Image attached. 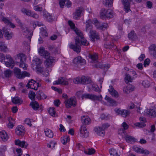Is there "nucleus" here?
Instances as JSON below:
<instances>
[{
  "label": "nucleus",
  "mask_w": 156,
  "mask_h": 156,
  "mask_svg": "<svg viewBox=\"0 0 156 156\" xmlns=\"http://www.w3.org/2000/svg\"><path fill=\"white\" fill-rule=\"evenodd\" d=\"M74 30L77 35L75 38V44L70 43L69 45V47L70 48L73 49L74 51L78 53L80 51V45L86 46L89 43L84 38L83 34L80 31L77 30Z\"/></svg>",
  "instance_id": "nucleus-1"
},
{
  "label": "nucleus",
  "mask_w": 156,
  "mask_h": 156,
  "mask_svg": "<svg viewBox=\"0 0 156 156\" xmlns=\"http://www.w3.org/2000/svg\"><path fill=\"white\" fill-rule=\"evenodd\" d=\"M76 95L79 98H81L82 99L85 98L86 99H90L93 100L98 101H101L102 98V97L101 95L97 96L94 94H83V92L82 91H80L77 92Z\"/></svg>",
  "instance_id": "nucleus-2"
},
{
  "label": "nucleus",
  "mask_w": 156,
  "mask_h": 156,
  "mask_svg": "<svg viewBox=\"0 0 156 156\" xmlns=\"http://www.w3.org/2000/svg\"><path fill=\"white\" fill-rule=\"evenodd\" d=\"M26 60L25 55L23 54H19L15 58L16 62L20 64V67L23 68L24 70H26L27 65L24 62Z\"/></svg>",
  "instance_id": "nucleus-3"
},
{
  "label": "nucleus",
  "mask_w": 156,
  "mask_h": 156,
  "mask_svg": "<svg viewBox=\"0 0 156 156\" xmlns=\"http://www.w3.org/2000/svg\"><path fill=\"white\" fill-rule=\"evenodd\" d=\"M13 71L15 76L18 79H22L26 76L29 77L30 76L29 73L25 71L21 72L20 69L18 68L15 67Z\"/></svg>",
  "instance_id": "nucleus-4"
},
{
  "label": "nucleus",
  "mask_w": 156,
  "mask_h": 156,
  "mask_svg": "<svg viewBox=\"0 0 156 156\" xmlns=\"http://www.w3.org/2000/svg\"><path fill=\"white\" fill-rule=\"evenodd\" d=\"M73 82L76 84H88L91 83V80L90 78L83 76L81 77H77L75 79Z\"/></svg>",
  "instance_id": "nucleus-5"
},
{
  "label": "nucleus",
  "mask_w": 156,
  "mask_h": 156,
  "mask_svg": "<svg viewBox=\"0 0 156 156\" xmlns=\"http://www.w3.org/2000/svg\"><path fill=\"white\" fill-rule=\"evenodd\" d=\"M102 11L100 14L101 17L102 19H104L105 18H110L113 17V12L111 9H108L106 11L104 9Z\"/></svg>",
  "instance_id": "nucleus-6"
},
{
  "label": "nucleus",
  "mask_w": 156,
  "mask_h": 156,
  "mask_svg": "<svg viewBox=\"0 0 156 156\" xmlns=\"http://www.w3.org/2000/svg\"><path fill=\"white\" fill-rule=\"evenodd\" d=\"M21 11L23 13L27 16H31L36 19H38L39 17L38 14L33 13L30 10L26 8H23Z\"/></svg>",
  "instance_id": "nucleus-7"
},
{
  "label": "nucleus",
  "mask_w": 156,
  "mask_h": 156,
  "mask_svg": "<svg viewBox=\"0 0 156 156\" xmlns=\"http://www.w3.org/2000/svg\"><path fill=\"white\" fill-rule=\"evenodd\" d=\"M73 62L77 66L84 65L86 63L85 60L82 58L80 56H78L75 58L73 60Z\"/></svg>",
  "instance_id": "nucleus-8"
},
{
  "label": "nucleus",
  "mask_w": 156,
  "mask_h": 156,
  "mask_svg": "<svg viewBox=\"0 0 156 156\" xmlns=\"http://www.w3.org/2000/svg\"><path fill=\"white\" fill-rule=\"evenodd\" d=\"M65 103L66 107L69 108L71 106H75L76 105V101L74 98L72 97L66 100Z\"/></svg>",
  "instance_id": "nucleus-9"
},
{
  "label": "nucleus",
  "mask_w": 156,
  "mask_h": 156,
  "mask_svg": "<svg viewBox=\"0 0 156 156\" xmlns=\"http://www.w3.org/2000/svg\"><path fill=\"white\" fill-rule=\"evenodd\" d=\"M43 15L44 19L48 22H52L55 20L54 16L46 11H43Z\"/></svg>",
  "instance_id": "nucleus-10"
},
{
  "label": "nucleus",
  "mask_w": 156,
  "mask_h": 156,
  "mask_svg": "<svg viewBox=\"0 0 156 156\" xmlns=\"http://www.w3.org/2000/svg\"><path fill=\"white\" fill-rule=\"evenodd\" d=\"M89 35L91 41L93 42L95 41V39H98L99 38L98 33L94 30H90Z\"/></svg>",
  "instance_id": "nucleus-11"
},
{
  "label": "nucleus",
  "mask_w": 156,
  "mask_h": 156,
  "mask_svg": "<svg viewBox=\"0 0 156 156\" xmlns=\"http://www.w3.org/2000/svg\"><path fill=\"white\" fill-rule=\"evenodd\" d=\"M2 30L4 33V37L7 40L11 39L13 35V33L10 31L9 29L4 27L2 29Z\"/></svg>",
  "instance_id": "nucleus-12"
},
{
  "label": "nucleus",
  "mask_w": 156,
  "mask_h": 156,
  "mask_svg": "<svg viewBox=\"0 0 156 156\" xmlns=\"http://www.w3.org/2000/svg\"><path fill=\"white\" fill-rule=\"evenodd\" d=\"M146 115L151 118H154L156 117V109H146L144 111Z\"/></svg>",
  "instance_id": "nucleus-13"
},
{
  "label": "nucleus",
  "mask_w": 156,
  "mask_h": 156,
  "mask_svg": "<svg viewBox=\"0 0 156 156\" xmlns=\"http://www.w3.org/2000/svg\"><path fill=\"white\" fill-rule=\"evenodd\" d=\"M80 136L83 138H87L89 136V132L84 126H82L80 129Z\"/></svg>",
  "instance_id": "nucleus-14"
},
{
  "label": "nucleus",
  "mask_w": 156,
  "mask_h": 156,
  "mask_svg": "<svg viewBox=\"0 0 156 156\" xmlns=\"http://www.w3.org/2000/svg\"><path fill=\"white\" fill-rule=\"evenodd\" d=\"M55 62V59L53 57H50L46 59L45 61V66L47 68L51 67L53 66V63Z\"/></svg>",
  "instance_id": "nucleus-15"
},
{
  "label": "nucleus",
  "mask_w": 156,
  "mask_h": 156,
  "mask_svg": "<svg viewBox=\"0 0 156 156\" xmlns=\"http://www.w3.org/2000/svg\"><path fill=\"white\" fill-rule=\"evenodd\" d=\"M24 127L22 125H19L16 129V133L17 135L20 136H22L25 133Z\"/></svg>",
  "instance_id": "nucleus-16"
},
{
  "label": "nucleus",
  "mask_w": 156,
  "mask_h": 156,
  "mask_svg": "<svg viewBox=\"0 0 156 156\" xmlns=\"http://www.w3.org/2000/svg\"><path fill=\"white\" fill-rule=\"evenodd\" d=\"M40 51H39V53L41 55L44 56L45 58L46 59L49 58L50 57H52L50 55L49 53L47 51L45 50L44 48L41 47L40 48Z\"/></svg>",
  "instance_id": "nucleus-17"
},
{
  "label": "nucleus",
  "mask_w": 156,
  "mask_h": 156,
  "mask_svg": "<svg viewBox=\"0 0 156 156\" xmlns=\"http://www.w3.org/2000/svg\"><path fill=\"white\" fill-rule=\"evenodd\" d=\"M122 0V3L124 6V9L126 12H128L130 10V5L129 2H132V0Z\"/></svg>",
  "instance_id": "nucleus-18"
},
{
  "label": "nucleus",
  "mask_w": 156,
  "mask_h": 156,
  "mask_svg": "<svg viewBox=\"0 0 156 156\" xmlns=\"http://www.w3.org/2000/svg\"><path fill=\"white\" fill-rule=\"evenodd\" d=\"M15 144L16 145L19 146L21 147L26 148L28 145L27 143L24 141H21L19 139L16 140Z\"/></svg>",
  "instance_id": "nucleus-19"
},
{
  "label": "nucleus",
  "mask_w": 156,
  "mask_h": 156,
  "mask_svg": "<svg viewBox=\"0 0 156 156\" xmlns=\"http://www.w3.org/2000/svg\"><path fill=\"white\" fill-rule=\"evenodd\" d=\"M149 49L150 54L156 58V45L154 44L151 45L149 48Z\"/></svg>",
  "instance_id": "nucleus-20"
},
{
  "label": "nucleus",
  "mask_w": 156,
  "mask_h": 156,
  "mask_svg": "<svg viewBox=\"0 0 156 156\" xmlns=\"http://www.w3.org/2000/svg\"><path fill=\"white\" fill-rule=\"evenodd\" d=\"M88 57L91 59L90 62L92 63H96L98 62V56L96 53H90Z\"/></svg>",
  "instance_id": "nucleus-21"
},
{
  "label": "nucleus",
  "mask_w": 156,
  "mask_h": 156,
  "mask_svg": "<svg viewBox=\"0 0 156 156\" xmlns=\"http://www.w3.org/2000/svg\"><path fill=\"white\" fill-rule=\"evenodd\" d=\"M36 98L38 100L45 99L47 96L42 91H38L36 93Z\"/></svg>",
  "instance_id": "nucleus-22"
},
{
  "label": "nucleus",
  "mask_w": 156,
  "mask_h": 156,
  "mask_svg": "<svg viewBox=\"0 0 156 156\" xmlns=\"http://www.w3.org/2000/svg\"><path fill=\"white\" fill-rule=\"evenodd\" d=\"M30 105L35 110H37L38 108H39L41 111L42 110V107H39L38 103L36 101H34L31 102L30 104Z\"/></svg>",
  "instance_id": "nucleus-23"
},
{
  "label": "nucleus",
  "mask_w": 156,
  "mask_h": 156,
  "mask_svg": "<svg viewBox=\"0 0 156 156\" xmlns=\"http://www.w3.org/2000/svg\"><path fill=\"white\" fill-rule=\"evenodd\" d=\"M108 91L109 93L112 96L116 98H118L119 96L118 92L114 90L112 86L110 85Z\"/></svg>",
  "instance_id": "nucleus-24"
},
{
  "label": "nucleus",
  "mask_w": 156,
  "mask_h": 156,
  "mask_svg": "<svg viewBox=\"0 0 156 156\" xmlns=\"http://www.w3.org/2000/svg\"><path fill=\"white\" fill-rule=\"evenodd\" d=\"M83 10V8L80 7L78 9L76 10V11L73 14V18L75 19H77L80 16V14Z\"/></svg>",
  "instance_id": "nucleus-25"
},
{
  "label": "nucleus",
  "mask_w": 156,
  "mask_h": 156,
  "mask_svg": "<svg viewBox=\"0 0 156 156\" xmlns=\"http://www.w3.org/2000/svg\"><path fill=\"white\" fill-rule=\"evenodd\" d=\"M92 20H89L86 21V30L87 31H90L91 30H93L92 25Z\"/></svg>",
  "instance_id": "nucleus-26"
},
{
  "label": "nucleus",
  "mask_w": 156,
  "mask_h": 156,
  "mask_svg": "<svg viewBox=\"0 0 156 156\" xmlns=\"http://www.w3.org/2000/svg\"><path fill=\"white\" fill-rule=\"evenodd\" d=\"M81 121L83 124L85 125H89L91 122L90 119L87 116H82L81 117Z\"/></svg>",
  "instance_id": "nucleus-27"
},
{
  "label": "nucleus",
  "mask_w": 156,
  "mask_h": 156,
  "mask_svg": "<svg viewBox=\"0 0 156 156\" xmlns=\"http://www.w3.org/2000/svg\"><path fill=\"white\" fill-rule=\"evenodd\" d=\"M55 83H54V84H62L66 85L68 84V82L65 80L64 78L63 77L58 78V80L55 81Z\"/></svg>",
  "instance_id": "nucleus-28"
},
{
  "label": "nucleus",
  "mask_w": 156,
  "mask_h": 156,
  "mask_svg": "<svg viewBox=\"0 0 156 156\" xmlns=\"http://www.w3.org/2000/svg\"><path fill=\"white\" fill-rule=\"evenodd\" d=\"M105 99L109 103L111 106H115L117 105V103L115 101L107 96H105Z\"/></svg>",
  "instance_id": "nucleus-29"
},
{
  "label": "nucleus",
  "mask_w": 156,
  "mask_h": 156,
  "mask_svg": "<svg viewBox=\"0 0 156 156\" xmlns=\"http://www.w3.org/2000/svg\"><path fill=\"white\" fill-rule=\"evenodd\" d=\"M94 131L98 135L101 136H104L105 133V131L101 127H95L94 129Z\"/></svg>",
  "instance_id": "nucleus-30"
},
{
  "label": "nucleus",
  "mask_w": 156,
  "mask_h": 156,
  "mask_svg": "<svg viewBox=\"0 0 156 156\" xmlns=\"http://www.w3.org/2000/svg\"><path fill=\"white\" fill-rule=\"evenodd\" d=\"M0 137L2 140L4 141H6L8 139V136L6 132L3 130L0 132Z\"/></svg>",
  "instance_id": "nucleus-31"
},
{
  "label": "nucleus",
  "mask_w": 156,
  "mask_h": 156,
  "mask_svg": "<svg viewBox=\"0 0 156 156\" xmlns=\"http://www.w3.org/2000/svg\"><path fill=\"white\" fill-rule=\"evenodd\" d=\"M125 138L126 141L128 143H132L136 141L135 139L133 137L129 135H126Z\"/></svg>",
  "instance_id": "nucleus-32"
},
{
  "label": "nucleus",
  "mask_w": 156,
  "mask_h": 156,
  "mask_svg": "<svg viewBox=\"0 0 156 156\" xmlns=\"http://www.w3.org/2000/svg\"><path fill=\"white\" fill-rule=\"evenodd\" d=\"M2 20L3 21L5 24L9 25L11 27L14 28L15 27V26L9 20L5 17H3Z\"/></svg>",
  "instance_id": "nucleus-33"
},
{
  "label": "nucleus",
  "mask_w": 156,
  "mask_h": 156,
  "mask_svg": "<svg viewBox=\"0 0 156 156\" xmlns=\"http://www.w3.org/2000/svg\"><path fill=\"white\" fill-rule=\"evenodd\" d=\"M102 22H99L96 19H94L92 20V23L97 28L101 29Z\"/></svg>",
  "instance_id": "nucleus-34"
},
{
  "label": "nucleus",
  "mask_w": 156,
  "mask_h": 156,
  "mask_svg": "<svg viewBox=\"0 0 156 156\" xmlns=\"http://www.w3.org/2000/svg\"><path fill=\"white\" fill-rule=\"evenodd\" d=\"M0 50L4 52L8 51L7 47L4 42H0Z\"/></svg>",
  "instance_id": "nucleus-35"
},
{
  "label": "nucleus",
  "mask_w": 156,
  "mask_h": 156,
  "mask_svg": "<svg viewBox=\"0 0 156 156\" xmlns=\"http://www.w3.org/2000/svg\"><path fill=\"white\" fill-rule=\"evenodd\" d=\"M100 63H98L96 64L95 65V67L96 68H98L99 67L101 68H103L105 69H108L110 66V65L108 64H103L101 65L100 64Z\"/></svg>",
  "instance_id": "nucleus-36"
},
{
  "label": "nucleus",
  "mask_w": 156,
  "mask_h": 156,
  "mask_svg": "<svg viewBox=\"0 0 156 156\" xmlns=\"http://www.w3.org/2000/svg\"><path fill=\"white\" fill-rule=\"evenodd\" d=\"M12 102L15 104H20L23 102V101L18 97H15L12 98Z\"/></svg>",
  "instance_id": "nucleus-37"
},
{
  "label": "nucleus",
  "mask_w": 156,
  "mask_h": 156,
  "mask_svg": "<svg viewBox=\"0 0 156 156\" xmlns=\"http://www.w3.org/2000/svg\"><path fill=\"white\" fill-rule=\"evenodd\" d=\"M44 131L46 135L50 138H52L53 133L52 131L48 129H44Z\"/></svg>",
  "instance_id": "nucleus-38"
},
{
  "label": "nucleus",
  "mask_w": 156,
  "mask_h": 156,
  "mask_svg": "<svg viewBox=\"0 0 156 156\" xmlns=\"http://www.w3.org/2000/svg\"><path fill=\"white\" fill-rule=\"evenodd\" d=\"M113 0H105L103 3L107 7H110L112 6Z\"/></svg>",
  "instance_id": "nucleus-39"
},
{
  "label": "nucleus",
  "mask_w": 156,
  "mask_h": 156,
  "mask_svg": "<svg viewBox=\"0 0 156 156\" xmlns=\"http://www.w3.org/2000/svg\"><path fill=\"white\" fill-rule=\"evenodd\" d=\"M141 84L145 88H148L150 85V81L147 80H143Z\"/></svg>",
  "instance_id": "nucleus-40"
},
{
  "label": "nucleus",
  "mask_w": 156,
  "mask_h": 156,
  "mask_svg": "<svg viewBox=\"0 0 156 156\" xmlns=\"http://www.w3.org/2000/svg\"><path fill=\"white\" fill-rule=\"evenodd\" d=\"M33 62L34 64H35L36 66H37L40 65L42 63V62L40 59L37 58H34L33 60Z\"/></svg>",
  "instance_id": "nucleus-41"
},
{
  "label": "nucleus",
  "mask_w": 156,
  "mask_h": 156,
  "mask_svg": "<svg viewBox=\"0 0 156 156\" xmlns=\"http://www.w3.org/2000/svg\"><path fill=\"white\" fill-rule=\"evenodd\" d=\"M133 80V77H131L130 75L128 74H126L125 77V82L126 83H128L129 82H132Z\"/></svg>",
  "instance_id": "nucleus-42"
},
{
  "label": "nucleus",
  "mask_w": 156,
  "mask_h": 156,
  "mask_svg": "<svg viewBox=\"0 0 156 156\" xmlns=\"http://www.w3.org/2000/svg\"><path fill=\"white\" fill-rule=\"evenodd\" d=\"M104 47L105 48L111 49L112 48H115V46L114 45V44L113 43H111V42H106L104 44Z\"/></svg>",
  "instance_id": "nucleus-43"
},
{
  "label": "nucleus",
  "mask_w": 156,
  "mask_h": 156,
  "mask_svg": "<svg viewBox=\"0 0 156 156\" xmlns=\"http://www.w3.org/2000/svg\"><path fill=\"white\" fill-rule=\"evenodd\" d=\"M130 111L123 110H122L121 115L123 117H126L130 114Z\"/></svg>",
  "instance_id": "nucleus-44"
},
{
  "label": "nucleus",
  "mask_w": 156,
  "mask_h": 156,
  "mask_svg": "<svg viewBox=\"0 0 156 156\" xmlns=\"http://www.w3.org/2000/svg\"><path fill=\"white\" fill-rule=\"evenodd\" d=\"M70 139L69 136H65L61 139L62 143L64 144H66L67 142L69 141Z\"/></svg>",
  "instance_id": "nucleus-45"
},
{
  "label": "nucleus",
  "mask_w": 156,
  "mask_h": 156,
  "mask_svg": "<svg viewBox=\"0 0 156 156\" xmlns=\"http://www.w3.org/2000/svg\"><path fill=\"white\" fill-rule=\"evenodd\" d=\"M28 97L31 100H34L36 96L35 93L32 91H30L28 94Z\"/></svg>",
  "instance_id": "nucleus-46"
},
{
  "label": "nucleus",
  "mask_w": 156,
  "mask_h": 156,
  "mask_svg": "<svg viewBox=\"0 0 156 156\" xmlns=\"http://www.w3.org/2000/svg\"><path fill=\"white\" fill-rule=\"evenodd\" d=\"M4 76L5 77H10L12 74V71L9 69H7L4 72Z\"/></svg>",
  "instance_id": "nucleus-47"
},
{
  "label": "nucleus",
  "mask_w": 156,
  "mask_h": 156,
  "mask_svg": "<svg viewBox=\"0 0 156 156\" xmlns=\"http://www.w3.org/2000/svg\"><path fill=\"white\" fill-rule=\"evenodd\" d=\"M109 152L111 156H119L117 151L114 149L112 148L110 149Z\"/></svg>",
  "instance_id": "nucleus-48"
},
{
  "label": "nucleus",
  "mask_w": 156,
  "mask_h": 156,
  "mask_svg": "<svg viewBox=\"0 0 156 156\" xmlns=\"http://www.w3.org/2000/svg\"><path fill=\"white\" fill-rule=\"evenodd\" d=\"M48 48L52 51V52L56 53L58 52V50L53 45H49L48 46Z\"/></svg>",
  "instance_id": "nucleus-49"
},
{
  "label": "nucleus",
  "mask_w": 156,
  "mask_h": 156,
  "mask_svg": "<svg viewBox=\"0 0 156 156\" xmlns=\"http://www.w3.org/2000/svg\"><path fill=\"white\" fill-rule=\"evenodd\" d=\"M48 111L51 115L55 116V112L54 110V108H50L48 109Z\"/></svg>",
  "instance_id": "nucleus-50"
},
{
  "label": "nucleus",
  "mask_w": 156,
  "mask_h": 156,
  "mask_svg": "<svg viewBox=\"0 0 156 156\" xmlns=\"http://www.w3.org/2000/svg\"><path fill=\"white\" fill-rule=\"evenodd\" d=\"M95 152V150L92 148H88L85 151V153L90 155L94 154Z\"/></svg>",
  "instance_id": "nucleus-51"
},
{
  "label": "nucleus",
  "mask_w": 156,
  "mask_h": 156,
  "mask_svg": "<svg viewBox=\"0 0 156 156\" xmlns=\"http://www.w3.org/2000/svg\"><path fill=\"white\" fill-rule=\"evenodd\" d=\"M40 86L41 85L39 84V83L38 82H36L35 81V82H34V83L33 85V87H30V88L36 90H37L38 87Z\"/></svg>",
  "instance_id": "nucleus-52"
},
{
  "label": "nucleus",
  "mask_w": 156,
  "mask_h": 156,
  "mask_svg": "<svg viewBox=\"0 0 156 156\" xmlns=\"http://www.w3.org/2000/svg\"><path fill=\"white\" fill-rule=\"evenodd\" d=\"M111 116L109 115H106L104 114H102L101 115V118L102 119L108 120L110 119Z\"/></svg>",
  "instance_id": "nucleus-53"
},
{
  "label": "nucleus",
  "mask_w": 156,
  "mask_h": 156,
  "mask_svg": "<svg viewBox=\"0 0 156 156\" xmlns=\"http://www.w3.org/2000/svg\"><path fill=\"white\" fill-rule=\"evenodd\" d=\"M36 71L37 72L42 73L44 71V68L41 67V65L37 66L36 67Z\"/></svg>",
  "instance_id": "nucleus-54"
},
{
  "label": "nucleus",
  "mask_w": 156,
  "mask_h": 156,
  "mask_svg": "<svg viewBox=\"0 0 156 156\" xmlns=\"http://www.w3.org/2000/svg\"><path fill=\"white\" fill-rule=\"evenodd\" d=\"M135 34H134V31H131L129 33V34L128 37L129 39L132 40L135 37Z\"/></svg>",
  "instance_id": "nucleus-55"
},
{
  "label": "nucleus",
  "mask_w": 156,
  "mask_h": 156,
  "mask_svg": "<svg viewBox=\"0 0 156 156\" xmlns=\"http://www.w3.org/2000/svg\"><path fill=\"white\" fill-rule=\"evenodd\" d=\"M34 82H35V81H34L33 80H31L30 81H29L28 84L26 85V86L28 87V88H30L31 87H33V85H34Z\"/></svg>",
  "instance_id": "nucleus-56"
},
{
  "label": "nucleus",
  "mask_w": 156,
  "mask_h": 156,
  "mask_svg": "<svg viewBox=\"0 0 156 156\" xmlns=\"http://www.w3.org/2000/svg\"><path fill=\"white\" fill-rule=\"evenodd\" d=\"M92 89L93 90L96 92H100V89L97 85H93L92 86Z\"/></svg>",
  "instance_id": "nucleus-57"
},
{
  "label": "nucleus",
  "mask_w": 156,
  "mask_h": 156,
  "mask_svg": "<svg viewBox=\"0 0 156 156\" xmlns=\"http://www.w3.org/2000/svg\"><path fill=\"white\" fill-rule=\"evenodd\" d=\"M40 32L43 36H47V34L46 30L42 27L40 28Z\"/></svg>",
  "instance_id": "nucleus-58"
},
{
  "label": "nucleus",
  "mask_w": 156,
  "mask_h": 156,
  "mask_svg": "<svg viewBox=\"0 0 156 156\" xmlns=\"http://www.w3.org/2000/svg\"><path fill=\"white\" fill-rule=\"evenodd\" d=\"M135 125L139 127L142 128L144 127L145 125L143 122H137L135 124Z\"/></svg>",
  "instance_id": "nucleus-59"
},
{
  "label": "nucleus",
  "mask_w": 156,
  "mask_h": 156,
  "mask_svg": "<svg viewBox=\"0 0 156 156\" xmlns=\"http://www.w3.org/2000/svg\"><path fill=\"white\" fill-rule=\"evenodd\" d=\"M20 27L22 31L23 32L26 33H29V30L28 28L25 27H24L23 24L22 25H20Z\"/></svg>",
  "instance_id": "nucleus-60"
},
{
  "label": "nucleus",
  "mask_w": 156,
  "mask_h": 156,
  "mask_svg": "<svg viewBox=\"0 0 156 156\" xmlns=\"http://www.w3.org/2000/svg\"><path fill=\"white\" fill-rule=\"evenodd\" d=\"M5 59H7L11 63H14V62L13 61V59L11 57L10 55H7L5 57Z\"/></svg>",
  "instance_id": "nucleus-61"
},
{
  "label": "nucleus",
  "mask_w": 156,
  "mask_h": 156,
  "mask_svg": "<svg viewBox=\"0 0 156 156\" xmlns=\"http://www.w3.org/2000/svg\"><path fill=\"white\" fill-rule=\"evenodd\" d=\"M24 122L25 123V124H26L28 126H31L32 125L30 119H26L25 120Z\"/></svg>",
  "instance_id": "nucleus-62"
},
{
  "label": "nucleus",
  "mask_w": 156,
  "mask_h": 156,
  "mask_svg": "<svg viewBox=\"0 0 156 156\" xmlns=\"http://www.w3.org/2000/svg\"><path fill=\"white\" fill-rule=\"evenodd\" d=\"M68 23L69 25L70 26L71 29H75V27L74 23L71 21L69 20L68 21Z\"/></svg>",
  "instance_id": "nucleus-63"
},
{
  "label": "nucleus",
  "mask_w": 156,
  "mask_h": 156,
  "mask_svg": "<svg viewBox=\"0 0 156 156\" xmlns=\"http://www.w3.org/2000/svg\"><path fill=\"white\" fill-rule=\"evenodd\" d=\"M66 0H61L59 2V4L60 6L62 8H63L64 5H65Z\"/></svg>",
  "instance_id": "nucleus-64"
}]
</instances>
